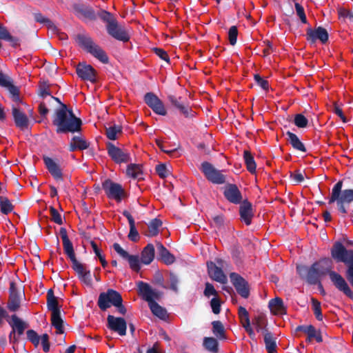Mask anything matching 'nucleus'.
Here are the masks:
<instances>
[{
    "label": "nucleus",
    "mask_w": 353,
    "mask_h": 353,
    "mask_svg": "<svg viewBox=\"0 0 353 353\" xmlns=\"http://www.w3.org/2000/svg\"><path fill=\"white\" fill-rule=\"evenodd\" d=\"M43 160L47 170L52 176V177L57 181H63V173L59 162L47 156H43Z\"/></svg>",
    "instance_id": "nucleus-22"
},
{
    "label": "nucleus",
    "mask_w": 353,
    "mask_h": 353,
    "mask_svg": "<svg viewBox=\"0 0 353 353\" xmlns=\"http://www.w3.org/2000/svg\"><path fill=\"white\" fill-rule=\"evenodd\" d=\"M268 307L274 314H282L285 313L286 310L283 300L279 297L272 299L269 301Z\"/></svg>",
    "instance_id": "nucleus-34"
},
{
    "label": "nucleus",
    "mask_w": 353,
    "mask_h": 353,
    "mask_svg": "<svg viewBox=\"0 0 353 353\" xmlns=\"http://www.w3.org/2000/svg\"><path fill=\"white\" fill-rule=\"evenodd\" d=\"M14 209V205L10 201L4 196H0V210L3 214L10 213Z\"/></svg>",
    "instance_id": "nucleus-45"
},
{
    "label": "nucleus",
    "mask_w": 353,
    "mask_h": 353,
    "mask_svg": "<svg viewBox=\"0 0 353 353\" xmlns=\"http://www.w3.org/2000/svg\"><path fill=\"white\" fill-rule=\"evenodd\" d=\"M50 212L52 221L58 225H62L63 220L59 212L52 206L50 207Z\"/></svg>",
    "instance_id": "nucleus-59"
},
{
    "label": "nucleus",
    "mask_w": 353,
    "mask_h": 353,
    "mask_svg": "<svg viewBox=\"0 0 353 353\" xmlns=\"http://www.w3.org/2000/svg\"><path fill=\"white\" fill-rule=\"evenodd\" d=\"M63 246L64 252L70 259L72 263V268L77 274L80 281L88 285H90L92 282L91 272L86 269V267L84 264L77 261L75 256L73 245L70 240L68 239L63 241Z\"/></svg>",
    "instance_id": "nucleus-5"
},
{
    "label": "nucleus",
    "mask_w": 353,
    "mask_h": 353,
    "mask_svg": "<svg viewBox=\"0 0 353 353\" xmlns=\"http://www.w3.org/2000/svg\"><path fill=\"white\" fill-rule=\"evenodd\" d=\"M51 87L52 85H50L48 81L40 82L37 91L38 95L43 99L48 96L50 97L52 93L50 90Z\"/></svg>",
    "instance_id": "nucleus-44"
},
{
    "label": "nucleus",
    "mask_w": 353,
    "mask_h": 353,
    "mask_svg": "<svg viewBox=\"0 0 353 353\" xmlns=\"http://www.w3.org/2000/svg\"><path fill=\"white\" fill-rule=\"evenodd\" d=\"M27 339L35 346L37 347L40 342L41 337L34 330H28L26 332Z\"/></svg>",
    "instance_id": "nucleus-51"
},
{
    "label": "nucleus",
    "mask_w": 353,
    "mask_h": 353,
    "mask_svg": "<svg viewBox=\"0 0 353 353\" xmlns=\"http://www.w3.org/2000/svg\"><path fill=\"white\" fill-rule=\"evenodd\" d=\"M332 268V261L330 258H323L310 266L297 265L296 272L301 279L308 284L318 285L319 288H322L321 276L328 274L336 288L353 300V292L347 283L340 274L333 271Z\"/></svg>",
    "instance_id": "nucleus-1"
},
{
    "label": "nucleus",
    "mask_w": 353,
    "mask_h": 353,
    "mask_svg": "<svg viewBox=\"0 0 353 353\" xmlns=\"http://www.w3.org/2000/svg\"><path fill=\"white\" fill-rule=\"evenodd\" d=\"M159 100V98L153 92H147L144 96V101L150 108Z\"/></svg>",
    "instance_id": "nucleus-54"
},
{
    "label": "nucleus",
    "mask_w": 353,
    "mask_h": 353,
    "mask_svg": "<svg viewBox=\"0 0 353 353\" xmlns=\"http://www.w3.org/2000/svg\"><path fill=\"white\" fill-rule=\"evenodd\" d=\"M213 334L219 340H225L227 339L225 327L220 321H214L212 322Z\"/></svg>",
    "instance_id": "nucleus-38"
},
{
    "label": "nucleus",
    "mask_w": 353,
    "mask_h": 353,
    "mask_svg": "<svg viewBox=\"0 0 353 353\" xmlns=\"http://www.w3.org/2000/svg\"><path fill=\"white\" fill-rule=\"evenodd\" d=\"M97 305L102 311H105L111 305H114L121 314L125 315L127 312L125 307L123 305L121 294L113 289H108L106 292L100 293Z\"/></svg>",
    "instance_id": "nucleus-7"
},
{
    "label": "nucleus",
    "mask_w": 353,
    "mask_h": 353,
    "mask_svg": "<svg viewBox=\"0 0 353 353\" xmlns=\"http://www.w3.org/2000/svg\"><path fill=\"white\" fill-rule=\"evenodd\" d=\"M90 143L81 136H74L69 144V151L83 150L88 148Z\"/></svg>",
    "instance_id": "nucleus-30"
},
{
    "label": "nucleus",
    "mask_w": 353,
    "mask_h": 353,
    "mask_svg": "<svg viewBox=\"0 0 353 353\" xmlns=\"http://www.w3.org/2000/svg\"><path fill=\"white\" fill-rule=\"evenodd\" d=\"M47 308L52 313L61 312V307L52 289H49L47 292Z\"/></svg>",
    "instance_id": "nucleus-35"
},
{
    "label": "nucleus",
    "mask_w": 353,
    "mask_h": 353,
    "mask_svg": "<svg viewBox=\"0 0 353 353\" xmlns=\"http://www.w3.org/2000/svg\"><path fill=\"white\" fill-rule=\"evenodd\" d=\"M90 245H91V246H92V248L93 249V251H94V254L99 258V261H100V262L101 263L102 267L103 268H105L108 265V262L106 261L104 256L101 254V250L98 248L97 243L94 241H91Z\"/></svg>",
    "instance_id": "nucleus-50"
},
{
    "label": "nucleus",
    "mask_w": 353,
    "mask_h": 353,
    "mask_svg": "<svg viewBox=\"0 0 353 353\" xmlns=\"http://www.w3.org/2000/svg\"><path fill=\"white\" fill-rule=\"evenodd\" d=\"M207 267L209 276L212 280L221 284H225L228 283V278L221 268L218 267L212 261L208 262Z\"/></svg>",
    "instance_id": "nucleus-23"
},
{
    "label": "nucleus",
    "mask_w": 353,
    "mask_h": 353,
    "mask_svg": "<svg viewBox=\"0 0 353 353\" xmlns=\"http://www.w3.org/2000/svg\"><path fill=\"white\" fill-rule=\"evenodd\" d=\"M151 109L157 114L165 116L167 114V111L165 108V106L161 101V100L159 99V101H157L156 103H154L152 107H151Z\"/></svg>",
    "instance_id": "nucleus-53"
},
{
    "label": "nucleus",
    "mask_w": 353,
    "mask_h": 353,
    "mask_svg": "<svg viewBox=\"0 0 353 353\" xmlns=\"http://www.w3.org/2000/svg\"><path fill=\"white\" fill-rule=\"evenodd\" d=\"M52 124L56 127L57 134H74L81 130L82 121L75 116L72 110L62 104V108L55 110Z\"/></svg>",
    "instance_id": "nucleus-2"
},
{
    "label": "nucleus",
    "mask_w": 353,
    "mask_h": 353,
    "mask_svg": "<svg viewBox=\"0 0 353 353\" xmlns=\"http://www.w3.org/2000/svg\"><path fill=\"white\" fill-rule=\"evenodd\" d=\"M34 20L40 23L45 24L48 29L53 32L57 31L56 25L48 18L44 17L41 13L37 12L34 14Z\"/></svg>",
    "instance_id": "nucleus-43"
},
{
    "label": "nucleus",
    "mask_w": 353,
    "mask_h": 353,
    "mask_svg": "<svg viewBox=\"0 0 353 353\" xmlns=\"http://www.w3.org/2000/svg\"><path fill=\"white\" fill-rule=\"evenodd\" d=\"M343 181H339L332 188L329 203H336L338 210L343 214L347 213L346 204L353 201V189H345L342 190Z\"/></svg>",
    "instance_id": "nucleus-6"
},
{
    "label": "nucleus",
    "mask_w": 353,
    "mask_h": 353,
    "mask_svg": "<svg viewBox=\"0 0 353 353\" xmlns=\"http://www.w3.org/2000/svg\"><path fill=\"white\" fill-rule=\"evenodd\" d=\"M232 284L237 293L243 298L247 299L250 296V286L248 282L240 274L236 272L230 274Z\"/></svg>",
    "instance_id": "nucleus-14"
},
{
    "label": "nucleus",
    "mask_w": 353,
    "mask_h": 353,
    "mask_svg": "<svg viewBox=\"0 0 353 353\" xmlns=\"http://www.w3.org/2000/svg\"><path fill=\"white\" fill-rule=\"evenodd\" d=\"M9 292L10 296L7 307L10 311L15 312L19 308L21 302L16 284L13 281L10 283Z\"/></svg>",
    "instance_id": "nucleus-26"
},
{
    "label": "nucleus",
    "mask_w": 353,
    "mask_h": 353,
    "mask_svg": "<svg viewBox=\"0 0 353 353\" xmlns=\"http://www.w3.org/2000/svg\"><path fill=\"white\" fill-rule=\"evenodd\" d=\"M157 249L158 256L165 264L171 265L174 263L175 256L161 243H157Z\"/></svg>",
    "instance_id": "nucleus-29"
},
{
    "label": "nucleus",
    "mask_w": 353,
    "mask_h": 353,
    "mask_svg": "<svg viewBox=\"0 0 353 353\" xmlns=\"http://www.w3.org/2000/svg\"><path fill=\"white\" fill-rule=\"evenodd\" d=\"M203 294L206 297H210V296H214L216 297L218 296V292L215 290L214 285L209 283L206 282L205 283V290L203 291Z\"/></svg>",
    "instance_id": "nucleus-57"
},
{
    "label": "nucleus",
    "mask_w": 353,
    "mask_h": 353,
    "mask_svg": "<svg viewBox=\"0 0 353 353\" xmlns=\"http://www.w3.org/2000/svg\"><path fill=\"white\" fill-rule=\"evenodd\" d=\"M223 195L229 202L234 204H240L243 201L241 191L234 183H228L225 185Z\"/></svg>",
    "instance_id": "nucleus-20"
},
{
    "label": "nucleus",
    "mask_w": 353,
    "mask_h": 353,
    "mask_svg": "<svg viewBox=\"0 0 353 353\" xmlns=\"http://www.w3.org/2000/svg\"><path fill=\"white\" fill-rule=\"evenodd\" d=\"M0 87L7 90L11 99L14 102L21 103L20 89L14 83L13 79L0 70Z\"/></svg>",
    "instance_id": "nucleus-12"
},
{
    "label": "nucleus",
    "mask_w": 353,
    "mask_h": 353,
    "mask_svg": "<svg viewBox=\"0 0 353 353\" xmlns=\"http://www.w3.org/2000/svg\"><path fill=\"white\" fill-rule=\"evenodd\" d=\"M11 322H9L12 331L9 334V341L11 343H16L19 341V336L22 335L28 327V325L19 319L16 314L11 316Z\"/></svg>",
    "instance_id": "nucleus-13"
},
{
    "label": "nucleus",
    "mask_w": 353,
    "mask_h": 353,
    "mask_svg": "<svg viewBox=\"0 0 353 353\" xmlns=\"http://www.w3.org/2000/svg\"><path fill=\"white\" fill-rule=\"evenodd\" d=\"M252 324L255 327L257 332H261L263 334L264 330H268L266 328L268 321L263 314L254 316V317L252 319Z\"/></svg>",
    "instance_id": "nucleus-39"
},
{
    "label": "nucleus",
    "mask_w": 353,
    "mask_h": 353,
    "mask_svg": "<svg viewBox=\"0 0 353 353\" xmlns=\"http://www.w3.org/2000/svg\"><path fill=\"white\" fill-rule=\"evenodd\" d=\"M232 256L236 263L239 262L243 256L242 247L239 244L234 245L232 248Z\"/></svg>",
    "instance_id": "nucleus-52"
},
{
    "label": "nucleus",
    "mask_w": 353,
    "mask_h": 353,
    "mask_svg": "<svg viewBox=\"0 0 353 353\" xmlns=\"http://www.w3.org/2000/svg\"><path fill=\"white\" fill-rule=\"evenodd\" d=\"M239 206V214L241 221L246 225L252 223L254 216V210L252 204L248 200H244Z\"/></svg>",
    "instance_id": "nucleus-24"
},
{
    "label": "nucleus",
    "mask_w": 353,
    "mask_h": 353,
    "mask_svg": "<svg viewBox=\"0 0 353 353\" xmlns=\"http://www.w3.org/2000/svg\"><path fill=\"white\" fill-rule=\"evenodd\" d=\"M154 52L162 60L165 61L166 62H170V57L165 50L159 48H153Z\"/></svg>",
    "instance_id": "nucleus-64"
},
{
    "label": "nucleus",
    "mask_w": 353,
    "mask_h": 353,
    "mask_svg": "<svg viewBox=\"0 0 353 353\" xmlns=\"http://www.w3.org/2000/svg\"><path fill=\"white\" fill-rule=\"evenodd\" d=\"M128 176L132 179H141L143 174L141 165L140 164L130 163L126 169Z\"/></svg>",
    "instance_id": "nucleus-41"
},
{
    "label": "nucleus",
    "mask_w": 353,
    "mask_h": 353,
    "mask_svg": "<svg viewBox=\"0 0 353 353\" xmlns=\"http://www.w3.org/2000/svg\"><path fill=\"white\" fill-rule=\"evenodd\" d=\"M168 99L172 105L178 110L180 114L185 118L192 119L195 117V112L192 110L188 103L181 97L177 98L174 95H169Z\"/></svg>",
    "instance_id": "nucleus-15"
},
{
    "label": "nucleus",
    "mask_w": 353,
    "mask_h": 353,
    "mask_svg": "<svg viewBox=\"0 0 353 353\" xmlns=\"http://www.w3.org/2000/svg\"><path fill=\"white\" fill-rule=\"evenodd\" d=\"M76 72L78 77L84 81H89L92 83L96 81L97 71L89 64L85 63H79L76 68Z\"/></svg>",
    "instance_id": "nucleus-18"
},
{
    "label": "nucleus",
    "mask_w": 353,
    "mask_h": 353,
    "mask_svg": "<svg viewBox=\"0 0 353 353\" xmlns=\"http://www.w3.org/2000/svg\"><path fill=\"white\" fill-rule=\"evenodd\" d=\"M162 225V221L157 219H153L148 224V236H155L159 234V228Z\"/></svg>",
    "instance_id": "nucleus-46"
},
{
    "label": "nucleus",
    "mask_w": 353,
    "mask_h": 353,
    "mask_svg": "<svg viewBox=\"0 0 353 353\" xmlns=\"http://www.w3.org/2000/svg\"><path fill=\"white\" fill-rule=\"evenodd\" d=\"M128 239L133 241L137 242L139 239V232L135 227V224L132 225H130V232L128 235Z\"/></svg>",
    "instance_id": "nucleus-63"
},
{
    "label": "nucleus",
    "mask_w": 353,
    "mask_h": 353,
    "mask_svg": "<svg viewBox=\"0 0 353 353\" xmlns=\"http://www.w3.org/2000/svg\"><path fill=\"white\" fill-rule=\"evenodd\" d=\"M169 281L170 284V289L174 292L178 291V283H179V279L176 274H175L173 272H170L169 275Z\"/></svg>",
    "instance_id": "nucleus-62"
},
{
    "label": "nucleus",
    "mask_w": 353,
    "mask_h": 353,
    "mask_svg": "<svg viewBox=\"0 0 353 353\" xmlns=\"http://www.w3.org/2000/svg\"><path fill=\"white\" fill-rule=\"evenodd\" d=\"M201 170L206 179L214 184L221 185L226 181V177L222 172L216 169L212 164L208 161L201 163Z\"/></svg>",
    "instance_id": "nucleus-11"
},
{
    "label": "nucleus",
    "mask_w": 353,
    "mask_h": 353,
    "mask_svg": "<svg viewBox=\"0 0 353 353\" xmlns=\"http://www.w3.org/2000/svg\"><path fill=\"white\" fill-rule=\"evenodd\" d=\"M312 309L314 314L318 321L323 320L321 303L314 298H312Z\"/></svg>",
    "instance_id": "nucleus-49"
},
{
    "label": "nucleus",
    "mask_w": 353,
    "mask_h": 353,
    "mask_svg": "<svg viewBox=\"0 0 353 353\" xmlns=\"http://www.w3.org/2000/svg\"><path fill=\"white\" fill-rule=\"evenodd\" d=\"M285 134L288 136V141L294 150L302 152H305L307 151L304 144L301 141L296 134L290 131H287Z\"/></svg>",
    "instance_id": "nucleus-33"
},
{
    "label": "nucleus",
    "mask_w": 353,
    "mask_h": 353,
    "mask_svg": "<svg viewBox=\"0 0 353 353\" xmlns=\"http://www.w3.org/2000/svg\"><path fill=\"white\" fill-rule=\"evenodd\" d=\"M306 39L311 43H314L319 40L322 43H325L329 39V34L325 28L319 26L315 30L308 28L306 31Z\"/></svg>",
    "instance_id": "nucleus-19"
},
{
    "label": "nucleus",
    "mask_w": 353,
    "mask_h": 353,
    "mask_svg": "<svg viewBox=\"0 0 353 353\" xmlns=\"http://www.w3.org/2000/svg\"><path fill=\"white\" fill-rule=\"evenodd\" d=\"M264 343L268 353H275L276 352V339L268 330L263 331Z\"/></svg>",
    "instance_id": "nucleus-31"
},
{
    "label": "nucleus",
    "mask_w": 353,
    "mask_h": 353,
    "mask_svg": "<svg viewBox=\"0 0 353 353\" xmlns=\"http://www.w3.org/2000/svg\"><path fill=\"white\" fill-rule=\"evenodd\" d=\"M331 256L336 262L344 263L347 267L352 264L353 250H347L342 243H334L331 249Z\"/></svg>",
    "instance_id": "nucleus-10"
},
{
    "label": "nucleus",
    "mask_w": 353,
    "mask_h": 353,
    "mask_svg": "<svg viewBox=\"0 0 353 353\" xmlns=\"http://www.w3.org/2000/svg\"><path fill=\"white\" fill-rule=\"evenodd\" d=\"M210 306L214 314H219L221 312V301L219 298H212L210 301Z\"/></svg>",
    "instance_id": "nucleus-60"
},
{
    "label": "nucleus",
    "mask_w": 353,
    "mask_h": 353,
    "mask_svg": "<svg viewBox=\"0 0 353 353\" xmlns=\"http://www.w3.org/2000/svg\"><path fill=\"white\" fill-rule=\"evenodd\" d=\"M113 248L115 252L123 259L128 261L130 268L134 272H139L141 270V259L138 255L130 254L127 251L123 250L118 243L113 244Z\"/></svg>",
    "instance_id": "nucleus-16"
},
{
    "label": "nucleus",
    "mask_w": 353,
    "mask_h": 353,
    "mask_svg": "<svg viewBox=\"0 0 353 353\" xmlns=\"http://www.w3.org/2000/svg\"><path fill=\"white\" fill-rule=\"evenodd\" d=\"M296 332H303L307 334V341L310 342L312 339H315L318 343H321L323 341L321 331H317L312 325H299L296 327Z\"/></svg>",
    "instance_id": "nucleus-27"
},
{
    "label": "nucleus",
    "mask_w": 353,
    "mask_h": 353,
    "mask_svg": "<svg viewBox=\"0 0 353 353\" xmlns=\"http://www.w3.org/2000/svg\"><path fill=\"white\" fill-rule=\"evenodd\" d=\"M155 170L156 172L161 179L166 178L170 174L169 170L167 168L165 164L164 163H160L157 165Z\"/></svg>",
    "instance_id": "nucleus-55"
},
{
    "label": "nucleus",
    "mask_w": 353,
    "mask_h": 353,
    "mask_svg": "<svg viewBox=\"0 0 353 353\" xmlns=\"http://www.w3.org/2000/svg\"><path fill=\"white\" fill-rule=\"evenodd\" d=\"M122 133V127L118 125H114L105 128L106 137L110 140H116L117 134Z\"/></svg>",
    "instance_id": "nucleus-47"
},
{
    "label": "nucleus",
    "mask_w": 353,
    "mask_h": 353,
    "mask_svg": "<svg viewBox=\"0 0 353 353\" xmlns=\"http://www.w3.org/2000/svg\"><path fill=\"white\" fill-rule=\"evenodd\" d=\"M107 150L108 155L116 163H126L131 161L130 155L127 151L115 146L112 143H107Z\"/></svg>",
    "instance_id": "nucleus-17"
},
{
    "label": "nucleus",
    "mask_w": 353,
    "mask_h": 353,
    "mask_svg": "<svg viewBox=\"0 0 353 353\" xmlns=\"http://www.w3.org/2000/svg\"><path fill=\"white\" fill-rule=\"evenodd\" d=\"M108 327L117 332L121 336L126 334L127 323L125 320L121 317H115L109 314L107 317Z\"/></svg>",
    "instance_id": "nucleus-21"
},
{
    "label": "nucleus",
    "mask_w": 353,
    "mask_h": 353,
    "mask_svg": "<svg viewBox=\"0 0 353 353\" xmlns=\"http://www.w3.org/2000/svg\"><path fill=\"white\" fill-rule=\"evenodd\" d=\"M238 36V29L236 26L230 27L228 31V39L230 43L232 46H234L236 43Z\"/></svg>",
    "instance_id": "nucleus-56"
},
{
    "label": "nucleus",
    "mask_w": 353,
    "mask_h": 353,
    "mask_svg": "<svg viewBox=\"0 0 353 353\" xmlns=\"http://www.w3.org/2000/svg\"><path fill=\"white\" fill-rule=\"evenodd\" d=\"M98 17L105 23L108 34L116 40L128 42L130 34L125 26L119 23L116 17L110 12L102 10L98 13Z\"/></svg>",
    "instance_id": "nucleus-3"
},
{
    "label": "nucleus",
    "mask_w": 353,
    "mask_h": 353,
    "mask_svg": "<svg viewBox=\"0 0 353 353\" xmlns=\"http://www.w3.org/2000/svg\"><path fill=\"white\" fill-rule=\"evenodd\" d=\"M12 114L14 123L17 128L21 130H25L28 128L29 119L23 111L15 106H12Z\"/></svg>",
    "instance_id": "nucleus-25"
},
{
    "label": "nucleus",
    "mask_w": 353,
    "mask_h": 353,
    "mask_svg": "<svg viewBox=\"0 0 353 353\" xmlns=\"http://www.w3.org/2000/svg\"><path fill=\"white\" fill-rule=\"evenodd\" d=\"M76 41L83 49L101 63L106 64L109 62V58L106 52L94 43L90 37L79 34L76 37Z\"/></svg>",
    "instance_id": "nucleus-8"
},
{
    "label": "nucleus",
    "mask_w": 353,
    "mask_h": 353,
    "mask_svg": "<svg viewBox=\"0 0 353 353\" xmlns=\"http://www.w3.org/2000/svg\"><path fill=\"white\" fill-rule=\"evenodd\" d=\"M254 79L256 83L263 90H268L269 89V83L267 80L263 79L259 74H255Z\"/></svg>",
    "instance_id": "nucleus-61"
},
{
    "label": "nucleus",
    "mask_w": 353,
    "mask_h": 353,
    "mask_svg": "<svg viewBox=\"0 0 353 353\" xmlns=\"http://www.w3.org/2000/svg\"><path fill=\"white\" fill-rule=\"evenodd\" d=\"M218 340L219 339H217V338L204 337L203 341V346L207 351L211 353H218L219 350V344Z\"/></svg>",
    "instance_id": "nucleus-37"
},
{
    "label": "nucleus",
    "mask_w": 353,
    "mask_h": 353,
    "mask_svg": "<svg viewBox=\"0 0 353 353\" xmlns=\"http://www.w3.org/2000/svg\"><path fill=\"white\" fill-rule=\"evenodd\" d=\"M294 125L299 128H305L308 125V119L302 114H297L294 119Z\"/></svg>",
    "instance_id": "nucleus-48"
},
{
    "label": "nucleus",
    "mask_w": 353,
    "mask_h": 353,
    "mask_svg": "<svg viewBox=\"0 0 353 353\" xmlns=\"http://www.w3.org/2000/svg\"><path fill=\"white\" fill-rule=\"evenodd\" d=\"M243 159L247 168V170L251 173L254 174L256 172V164L255 163L253 155L248 150H244Z\"/></svg>",
    "instance_id": "nucleus-42"
},
{
    "label": "nucleus",
    "mask_w": 353,
    "mask_h": 353,
    "mask_svg": "<svg viewBox=\"0 0 353 353\" xmlns=\"http://www.w3.org/2000/svg\"><path fill=\"white\" fill-rule=\"evenodd\" d=\"M73 9L77 17L81 16L90 20H95L96 14L92 8L83 4L75 3L73 5Z\"/></svg>",
    "instance_id": "nucleus-28"
},
{
    "label": "nucleus",
    "mask_w": 353,
    "mask_h": 353,
    "mask_svg": "<svg viewBox=\"0 0 353 353\" xmlns=\"http://www.w3.org/2000/svg\"><path fill=\"white\" fill-rule=\"evenodd\" d=\"M0 39L5 40L10 42L13 48H17L19 46V39L12 36L7 28L0 23Z\"/></svg>",
    "instance_id": "nucleus-36"
},
{
    "label": "nucleus",
    "mask_w": 353,
    "mask_h": 353,
    "mask_svg": "<svg viewBox=\"0 0 353 353\" xmlns=\"http://www.w3.org/2000/svg\"><path fill=\"white\" fill-rule=\"evenodd\" d=\"M102 188L108 198L114 199L117 203L121 202L127 196L122 185L110 179H106L103 182Z\"/></svg>",
    "instance_id": "nucleus-9"
},
{
    "label": "nucleus",
    "mask_w": 353,
    "mask_h": 353,
    "mask_svg": "<svg viewBox=\"0 0 353 353\" xmlns=\"http://www.w3.org/2000/svg\"><path fill=\"white\" fill-rule=\"evenodd\" d=\"M294 6L296 14L300 18L301 21L304 24L307 23V19L303 7L299 3H295Z\"/></svg>",
    "instance_id": "nucleus-58"
},
{
    "label": "nucleus",
    "mask_w": 353,
    "mask_h": 353,
    "mask_svg": "<svg viewBox=\"0 0 353 353\" xmlns=\"http://www.w3.org/2000/svg\"><path fill=\"white\" fill-rule=\"evenodd\" d=\"M137 286L139 294L148 303L150 309L152 314L160 319L165 320L168 317V312L166 310L161 307L154 300L159 298V292L154 290L148 283L143 281H139Z\"/></svg>",
    "instance_id": "nucleus-4"
},
{
    "label": "nucleus",
    "mask_w": 353,
    "mask_h": 353,
    "mask_svg": "<svg viewBox=\"0 0 353 353\" xmlns=\"http://www.w3.org/2000/svg\"><path fill=\"white\" fill-rule=\"evenodd\" d=\"M154 247L152 243H148L142 250L141 261L144 265H150L154 259Z\"/></svg>",
    "instance_id": "nucleus-32"
},
{
    "label": "nucleus",
    "mask_w": 353,
    "mask_h": 353,
    "mask_svg": "<svg viewBox=\"0 0 353 353\" xmlns=\"http://www.w3.org/2000/svg\"><path fill=\"white\" fill-rule=\"evenodd\" d=\"M51 324L57 330L56 333L61 334L64 332L63 321L61 316V312H53L51 314Z\"/></svg>",
    "instance_id": "nucleus-40"
}]
</instances>
